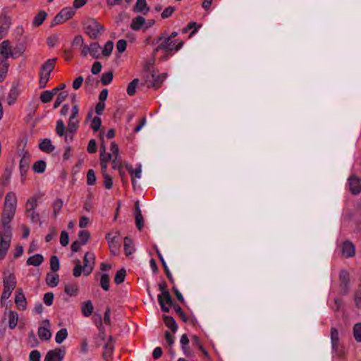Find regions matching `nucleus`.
Segmentation results:
<instances>
[{
	"mask_svg": "<svg viewBox=\"0 0 361 361\" xmlns=\"http://www.w3.org/2000/svg\"><path fill=\"white\" fill-rule=\"evenodd\" d=\"M104 185L106 189H111L113 186L112 178L108 173H104Z\"/></svg>",
	"mask_w": 361,
	"mask_h": 361,
	"instance_id": "0e129e2a",
	"label": "nucleus"
},
{
	"mask_svg": "<svg viewBox=\"0 0 361 361\" xmlns=\"http://www.w3.org/2000/svg\"><path fill=\"white\" fill-rule=\"evenodd\" d=\"M157 42H161V43L155 49L154 51L157 52L159 50H163L165 51H178L181 49L183 45V42L180 41L177 44L176 42L177 40H171L170 37H166V32H164L157 39Z\"/></svg>",
	"mask_w": 361,
	"mask_h": 361,
	"instance_id": "f03ea898",
	"label": "nucleus"
},
{
	"mask_svg": "<svg viewBox=\"0 0 361 361\" xmlns=\"http://www.w3.org/2000/svg\"><path fill=\"white\" fill-rule=\"evenodd\" d=\"M123 246L124 252L126 256H130L134 252L135 248L133 245V242L130 237L126 236L124 238Z\"/></svg>",
	"mask_w": 361,
	"mask_h": 361,
	"instance_id": "4be33fe9",
	"label": "nucleus"
},
{
	"mask_svg": "<svg viewBox=\"0 0 361 361\" xmlns=\"http://www.w3.org/2000/svg\"><path fill=\"white\" fill-rule=\"evenodd\" d=\"M114 49V42L112 41H108L106 42L103 49H102V55L104 57H109Z\"/></svg>",
	"mask_w": 361,
	"mask_h": 361,
	"instance_id": "37998d69",
	"label": "nucleus"
},
{
	"mask_svg": "<svg viewBox=\"0 0 361 361\" xmlns=\"http://www.w3.org/2000/svg\"><path fill=\"white\" fill-rule=\"evenodd\" d=\"M30 361H41V353L37 350H32L29 355Z\"/></svg>",
	"mask_w": 361,
	"mask_h": 361,
	"instance_id": "338daca9",
	"label": "nucleus"
},
{
	"mask_svg": "<svg viewBox=\"0 0 361 361\" xmlns=\"http://www.w3.org/2000/svg\"><path fill=\"white\" fill-rule=\"evenodd\" d=\"M109 247L111 252L113 255H116L118 252V251H119L120 244H119V243L117 240H115V241H113V242L111 241L109 243Z\"/></svg>",
	"mask_w": 361,
	"mask_h": 361,
	"instance_id": "680f3d73",
	"label": "nucleus"
},
{
	"mask_svg": "<svg viewBox=\"0 0 361 361\" xmlns=\"http://www.w3.org/2000/svg\"><path fill=\"white\" fill-rule=\"evenodd\" d=\"M30 154L28 152H23V157L20 161V171L22 177H24L30 167Z\"/></svg>",
	"mask_w": 361,
	"mask_h": 361,
	"instance_id": "4468645a",
	"label": "nucleus"
},
{
	"mask_svg": "<svg viewBox=\"0 0 361 361\" xmlns=\"http://www.w3.org/2000/svg\"><path fill=\"white\" fill-rule=\"evenodd\" d=\"M39 147L42 151L47 153H50L55 149L54 145L51 144V140L48 138L42 140L39 145Z\"/></svg>",
	"mask_w": 361,
	"mask_h": 361,
	"instance_id": "aec40b11",
	"label": "nucleus"
},
{
	"mask_svg": "<svg viewBox=\"0 0 361 361\" xmlns=\"http://www.w3.org/2000/svg\"><path fill=\"white\" fill-rule=\"evenodd\" d=\"M115 339L111 336H109L106 343L104 346V352L102 353L103 358L108 361L111 357L114 350Z\"/></svg>",
	"mask_w": 361,
	"mask_h": 361,
	"instance_id": "f8f14e48",
	"label": "nucleus"
},
{
	"mask_svg": "<svg viewBox=\"0 0 361 361\" xmlns=\"http://www.w3.org/2000/svg\"><path fill=\"white\" fill-rule=\"evenodd\" d=\"M331 340L333 350L337 351L339 338L338 330L335 327L331 329Z\"/></svg>",
	"mask_w": 361,
	"mask_h": 361,
	"instance_id": "bb28decb",
	"label": "nucleus"
},
{
	"mask_svg": "<svg viewBox=\"0 0 361 361\" xmlns=\"http://www.w3.org/2000/svg\"><path fill=\"white\" fill-rule=\"evenodd\" d=\"M102 125V120L99 117L93 118L91 123V128L94 131H98Z\"/></svg>",
	"mask_w": 361,
	"mask_h": 361,
	"instance_id": "e2e57ef3",
	"label": "nucleus"
},
{
	"mask_svg": "<svg viewBox=\"0 0 361 361\" xmlns=\"http://www.w3.org/2000/svg\"><path fill=\"white\" fill-rule=\"evenodd\" d=\"M68 336L66 329H60L56 334L55 341L57 343H61Z\"/></svg>",
	"mask_w": 361,
	"mask_h": 361,
	"instance_id": "a19ab883",
	"label": "nucleus"
},
{
	"mask_svg": "<svg viewBox=\"0 0 361 361\" xmlns=\"http://www.w3.org/2000/svg\"><path fill=\"white\" fill-rule=\"evenodd\" d=\"M11 244V237L6 234L0 233V260H2L6 256L8 250Z\"/></svg>",
	"mask_w": 361,
	"mask_h": 361,
	"instance_id": "1a4fd4ad",
	"label": "nucleus"
},
{
	"mask_svg": "<svg viewBox=\"0 0 361 361\" xmlns=\"http://www.w3.org/2000/svg\"><path fill=\"white\" fill-rule=\"evenodd\" d=\"M63 205V202L61 199H56L53 203V215L56 218Z\"/></svg>",
	"mask_w": 361,
	"mask_h": 361,
	"instance_id": "de8ad7c7",
	"label": "nucleus"
},
{
	"mask_svg": "<svg viewBox=\"0 0 361 361\" xmlns=\"http://www.w3.org/2000/svg\"><path fill=\"white\" fill-rule=\"evenodd\" d=\"M126 168L129 172V173L131 175L133 187L134 189H135L136 182L135 178H140L141 177V165H139V166L135 170L133 169L131 165H126Z\"/></svg>",
	"mask_w": 361,
	"mask_h": 361,
	"instance_id": "2eb2a0df",
	"label": "nucleus"
},
{
	"mask_svg": "<svg viewBox=\"0 0 361 361\" xmlns=\"http://www.w3.org/2000/svg\"><path fill=\"white\" fill-rule=\"evenodd\" d=\"M12 174V170L11 169L6 168L4 172L2 177V184L4 185H6L9 182Z\"/></svg>",
	"mask_w": 361,
	"mask_h": 361,
	"instance_id": "13d9d810",
	"label": "nucleus"
},
{
	"mask_svg": "<svg viewBox=\"0 0 361 361\" xmlns=\"http://www.w3.org/2000/svg\"><path fill=\"white\" fill-rule=\"evenodd\" d=\"M109 283H110V277L108 274L104 273L101 275L99 280V285L101 288L105 290L108 291L109 290Z\"/></svg>",
	"mask_w": 361,
	"mask_h": 361,
	"instance_id": "7c9ffc66",
	"label": "nucleus"
},
{
	"mask_svg": "<svg viewBox=\"0 0 361 361\" xmlns=\"http://www.w3.org/2000/svg\"><path fill=\"white\" fill-rule=\"evenodd\" d=\"M43 261L44 257L41 254H35L27 259V264L38 267L42 263Z\"/></svg>",
	"mask_w": 361,
	"mask_h": 361,
	"instance_id": "b1692460",
	"label": "nucleus"
},
{
	"mask_svg": "<svg viewBox=\"0 0 361 361\" xmlns=\"http://www.w3.org/2000/svg\"><path fill=\"white\" fill-rule=\"evenodd\" d=\"M16 212L3 210L1 224L4 228V234L8 237H11V229L9 225L10 221L13 218Z\"/></svg>",
	"mask_w": 361,
	"mask_h": 361,
	"instance_id": "6e6552de",
	"label": "nucleus"
},
{
	"mask_svg": "<svg viewBox=\"0 0 361 361\" xmlns=\"http://www.w3.org/2000/svg\"><path fill=\"white\" fill-rule=\"evenodd\" d=\"M56 133L60 137L64 135L65 126H64L63 121L61 119L57 121V122H56Z\"/></svg>",
	"mask_w": 361,
	"mask_h": 361,
	"instance_id": "5fc2aeb1",
	"label": "nucleus"
},
{
	"mask_svg": "<svg viewBox=\"0 0 361 361\" xmlns=\"http://www.w3.org/2000/svg\"><path fill=\"white\" fill-rule=\"evenodd\" d=\"M94 307L91 300L82 303L81 311L85 317H90L93 312Z\"/></svg>",
	"mask_w": 361,
	"mask_h": 361,
	"instance_id": "393cba45",
	"label": "nucleus"
},
{
	"mask_svg": "<svg viewBox=\"0 0 361 361\" xmlns=\"http://www.w3.org/2000/svg\"><path fill=\"white\" fill-rule=\"evenodd\" d=\"M16 284L17 282L14 274L13 273L4 271L3 280L4 288L14 290L16 286Z\"/></svg>",
	"mask_w": 361,
	"mask_h": 361,
	"instance_id": "ddd939ff",
	"label": "nucleus"
},
{
	"mask_svg": "<svg viewBox=\"0 0 361 361\" xmlns=\"http://www.w3.org/2000/svg\"><path fill=\"white\" fill-rule=\"evenodd\" d=\"M173 309L176 314L180 317V318L183 320L184 322H187L188 319L186 317L185 312L183 311L182 308L178 304H175L173 305Z\"/></svg>",
	"mask_w": 361,
	"mask_h": 361,
	"instance_id": "864d4df0",
	"label": "nucleus"
},
{
	"mask_svg": "<svg viewBox=\"0 0 361 361\" xmlns=\"http://www.w3.org/2000/svg\"><path fill=\"white\" fill-rule=\"evenodd\" d=\"M15 302L19 309H21L23 310H25L27 302L22 289H18L17 290L15 297Z\"/></svg>",
	"mask_w": 361,
	"mask_h": 361,
	"instance_id": "f3484780",
	"label": "nucleus"
},
{
	"mask_svg": "<svg viewBox=\"0 0 361 361\" xmlns=\"http://www.w3.org/2000/svg\"><path fill=\"white\" fill-rule=\"evenodd\" d=\"M65 355L66 350L64 347L56 348L47 353L44 361H62Z\"/></svg>",
	"mask_w": 361,
	"mask_h": 361,
	"instance_id": "423d86ee",
	"label": "nucleus"
},
{
	"mask_svg": "<svg viewBox=\"0 0 361 361\" xmlns=\"http://www.w3.org/2000/svg\"><path fill=\"white\" fill-rule=\"evenodd\" d=\"M83 266L85 267H90L91 264L94 265L95 264V257L94 253L90 252H87L83 258Z\"/></svg>",
	"mask_w": 361,
	"mask_h": 361,
	"instance_id": "473e14b6",
	"label": "nucleus"
},
{
	"mask_svg": "<svg viewBox=\"0 0 361 361\" xmlns=\"http://www.w3.org/2000/svg\"><path fill=\"white\" fill-rule=\"evenodd\" d=\"M56 61V59H51L42 65L39 71V88L43 89L47 86L50 78L51 73L54 69Z\"/></svg>",
	"mask_w": 361,
	"mask_h": 361,
	"instance_id": "f257e3e1",
	"label": "nucleus"
},
{
	"mask_svg": "<svg viewBox=\"0 0 361 361\" xmlns=\"http://www.w3.org/2000/svg\"><path fill=\"white\" fill-rule=\"evenodd\" d=\"M75 13V9L71 7L63 8L54 18L51 23V27L56 25L61 24L70 18H71Z\"/></svg>",
	"mask_w": 361,
	"mask_h": 361,
	"instance_id": "20e7f679",
	"label": "nucleus"
},
{
	"mask_svg": "<svg viewBox=\"0 0 361 361\" xmlns=\"http://www.w3.org/2000/svg\"><path fill=\"white\" fill-rule=\"evenodd\" d=\"M11 25V18L5 10L0 15V39L4 37Z\"/></svg>",
	"mask_w": 361,
	"mask_h": 361,
	"instance_id": "39448f33",
	"label": "nucleus"
},
{
	"mask_svg": "<svg viewBox=\"0 0 361 361\" xmlns=\"http://www.w3.org/2000/svg\"><path fill=\"white\" fill-rule=\"evenodd\" d=\"M11 49L8 40H4L0 44V56H4Z\"/></svg>",
	"mask_w": 361,
	"mask_h": 361,
	"instance_id": "6e6d98bb",
	"label": "nucleus"
},
{
	"mask_svg": "<svg viewBox=\"0 0 361 361\" xmlns=\"http://www.w3.org/2000/svg\"><path fill=\"white\" fill-rule=\"evenodd\" d=\"M25 214L28 218H30V221L32 223L39 222L41 224V222L39 221V215L37 212H35V210H32V211L26 210Z\"/></svg>",
	"mask_w": 361,
	"mask_h": 361,
	"instance_id": "8fccbe9b",
	"label": "nucleus"
},
{
	"mask_svg": "<svg viewBox=\"0 0 361 361\" xmlns=\"http://www.w3.org/2000/svg\"><path fill=\"white\" fill-rule=\"evenodd\" d=\"M38 336L41 340L49 341L51 338V334L49 329L40 326L38 329Z\"/></svg>",
	"mask_w": 361,
	"mask_h": 361,
	"instance_id": "2f4dec72",
	"label": "nucleus"
},
{
	"mask_svg": "<svg viewBox=\"0 0 361 361\" xmlns=\"http://www.w3.org/2000/svg\"><path fill=\"white\" fill-rule=\"evenodd\" d=\"M46 283L50 287H55L59 284V276L58 274L52 275L49 273L47 274Z\"/></svg>",
	"mask_w": 361,
	"mask_h": 361,
	"instance_id": "c756f323",
	"label": "nucleus"
},
{
	"mask_svg": "<svg viewBox=\"0 0 361 361\" xmlns=\"http://www.w3.org/2000/svg\"><path fill=\"white\" fill-rule=\"evenodd\" d=\"M361 180L352 175L348 178L349 190L353 195H357L361 192Z\"/></svg>",
	"mask_w": 361,
	"mask_h": 361,
	"instance_id": "9d476101",
	"label": "nucleus"
},
{
	"mask_svg": "<svg viewBox=\"0 0 361 361\" xmlns=\"http://www.w3.org/2000/svg\"><path fill=\"white\" fill-rule=\"evenodd\" d=\"M353 336L357 342H361V323L355 324L353 327Z\"/></svg>",
	"mask_w": 361,
	"mask_h": 361,
	"instance_id": "603ef678",
	"label": "nucleus"
},
{
	"mask_svg": "<svg viewBox=\"0 0 361 361\" xmlns=\"http://www.w3.org/2000/svg\"><path fill=\"white\" fill-rule=\"evenodd\" d=\"M26 210L32 211L35 210L37 207V199L35 197L32 198V200H27L26 202Z\"/></svg>",
	"mask_w": 361,
	"mask_h": 361,
	"instance_id": "4d7b16f0",
	"label": "nucleus"
},
{
	"mask_svg": "<svg viewBox=\"0 0 361 361\" xmlns=\"http://www.w3.org/2000/svg\"><path fill=\"white\" fill-rule=\"evenodd\" d=\"M28 344L31 348H35L38 345L39 342L37 338H36L33 331H31L29 333V340H28Z\"/></svg>",
	"mask_w": 361,
	"mask_h": 361,
	"instance_id": "052dcab7",
	"label": "nucleus"
},
{
	"mask_svg": "<svg viewBox=\"0 0 361 361\" xmlns=\"http://www.w3.org/2000/svg\"><path fill=\"white\" fill-rule=\"evenodd\" d=\"M54 297V293L51 292L45 293L43 298L44 302L48 306L51 305L53 304Z\"/></svg>",
	"mask_w": 361,
	"mask_h": 361,
	"instance_id": "774afa93",
	"label": "nucleus"
},
{
	"mask_svg": "<svg viewBox=\"0 0 361 361\" xmlns=\"http://www.w3.org/2000/svg\"><path fill=\"white\" fill-rule=\"evenodd\" d=\"M46 166L47 164L44 160H39L33 164L32 169L36 173H42L45 171Z\"/></svg>",
	"mask_w": 361,
	"mask_h": 361,
	"instance_id": "c9c22d12",
	"label": "nucleus"
},
{
	"mask_svg": "<svg viewBox=\"0 0 361 361\" xmlns=\"http://www.w3.org/2000/svg\"><path fill=\"white\" fill-rule=\"evenodd\" d=\"M166 73L156 75L154 73H149L147 76V81L150 82L151 80H152L151 86L155 89H158L166 79Z\"/></svg>",
	"mask_w": 361,
	"mask_h": 361,
	"instance_id": "9b49d317",
	"label": "nucleus"
},
{
	"mask_svg": "<svg viewBox=\"0 0 361 361\" xmlns=\"http://www.w3.org/2000/svg\"><path fill=\"white\" fill-rule=\"evenodd\" d=\"M163 319L165 325L169 328L172 332L175 333L178 329V325L173 317L168 315H164Z\"/></svg>",
	"mask_w": 361,
	"mask_h": 361,
	"instance_id": "5701e85b",
	"label": "nucleus"
},
{
	"mask_svg": "<svg viewBox=\"0 0 361 361\" xmlns=\"http://www.w3.org/2000/svg\"><path fill=\"white\" fill-rule=\"evenodd\" d=\"M96 182V176L93 169H89L87 173V184L88 185H93Z\"/></svg>",
	"mask_w": 361,
	"mask_h": 361,
	"instance_id": "3c124183",
	"label": "nucleus"
},
{
	"mask_svg": "<svg viewBox=\"0 0 361 361\" xmlns=\"http://www.w3.org/2000/svg\"><path fill=\"white\" fill-rule=\"evenodd\" d=\"M90 48V54L92 56L93 59H99L101 57V54H99V49L101 47L98 42H92L89 46Z\"/></svg>",
	"mask_w": 361,
	"mask_h": 361,
	"instance_id": "a878e982",
	"label": "nucleus"
},
{
	"mask_svg": "<svg viewBox=\"0 0 361 361\" xmlns=\"http://www.w3.org/2000/svg\"><path fill=\"white\" fill-rule=\"evenodd\" d=\"M60 243L62 246L66 247L69 243V235L67 231H63L61 233Z\"/></svg>",
	"mask_w": 361,
	"mask_h": 361,
	"instance_id": "bf43d9fd",
	"label": "nucleus"
},
{
	"mask_svg": "<svg viewBox=\"0 0 361 361\" xmlns=\"http://www.w3.org/2000/svg\"><path fill=\"white\" fill-rule=\"evenodd\" d=\"M200 25L197 24L195 22H192L188 24V25L183 29V33L188 32L190 30L193 29V30L191 32L190 37L193 35L197 30L199 27H200Z\"/></svg>",
	"mask_w": 361,
	"mask_h": 361,
	"instance_id": "c03bdc74",
	"label": "nucleus"
},
{
	"mask_svg": "<svg viewBox=\"0 0 361 361\" xmlns=\"http://www.w3.org/2000/svg\"><path fill=\"white\" fill-rule=\"evenodd\" d=\"M18 314L16 312L10 311L8 312V326L11 329H13L18 324Z\"/></svg>",
	"mask_w": 361,
	"mask_h": 361,
	"instance_id": "c85d7f7f",
	"label": "nucleus"
},
{
	"mask_svg": "<svg viewBox=\"0 0 361 361\" xmlns=\"http://www.w3.org/2000/svg\"><path fill=\"white\" fill-rule=\"evenodd\" d=\"M4 204L16 207L17 199L14 192H9L7 193L5 197Z\"/></svg>",
	"mask_w": 361,
	"mask_h": 361,
	"instance_id": "ea45409f",
	"label": "nucleus"
},
{
	"mask_svg": "<svg viewBox=\"0 0 361 361\" xmlns=\"http://www.w3.org/2000/svg\"><path fill=\"white\" fill-rule=\"evenodd\" d=\"M114 74L111 71H108L102 74L101 78V82L102 85H107L110 84L113 80Z\"/></svg>",
	"mask_w": 361,
	"mask_h": 361,
	"instance_id": "79ce46f5",
	"label": "nucleus"
},
{
	"mask_svg": "<svg viewBox=\"0 0 361 361\" xmlns=\"http://www.w3.org/2000/svg\"><path fill=\"white\" fill-rule=\"evenodd\" d=\"M84 25L85 33L92 39H99V36L104 30V26L99 23L94 18H89L84 23Z\"/></svg>",
	"mask_w": 361,
	"mask_h": 361,
	"instance_id": "7ed1b4c3",
	"label": "nucleus"
},
{
	"mask_svg": "<svg viewBox=\"0 0 361 361\" xmlns=\"http://www.w3.org/2000/svg\"><path fill=\"white\" fill-rule=\"evenodd\" d=\"M145 23L146 20L142 16H137L133 19L132 23L130 24V27L132 30L137 31L141 29V27L145 24Z\"/></svg>",
	"mask_w": 361,
	"mask_h": 361,
	"instance_id": "412c9836",
	"label": "nucleus"
},
{
	"mask_svg": "<svg viewBox=\"0 0 361 361\" xmlns=\"http://www.w3.org/2000/svg\"><path fill=\"white\" fill-rule=\"evenodd\" d=\"M9 64L5 57H0V73H7Z\"/></svg>",
	"mask_w": 361,
	"mask_h": 361,
	"instance_id": "69168bd1",
	"label": "nucleus"
},
{
	"mask_svg": "<svg viewBox=\"0 0 361 361\" xmlns=\"http://www.w3.org/2000/svg\"><path fill=\"white\" fill-rule=\"evenodd\" d=\"M18 97V90L16 87H12L8 96V104L12 105L16 102Z\"/></svg>",
	"mask_w": 361,
	"mask_h": 361,
	"instance_id": "09e8293b",
	"label": "nucleus"
},
{
	"mask_svg": "<svg viewBox=\"0 0 361 361\" xmlns=\"http://www.w3.org/2000/svg\"><path fill=\"white\" fill-rule=\"evenodd\" d=\"M139 83V79H134L128 86L127 87V93L130 96H133L135 94L136 87Z\"/></svg>",
	"mask_w": 361,
	"mask_h": 361,
	"instance_id": "49530a36",
	"label": "nucleus"
},
{
	"mask_svg": "<svg viewBox=\"0 0 361 361\" xmlns=\"http://www.w3.org/2000/svg\"><path fill=\"white\" fill-rule=\"evenodd\" d=\"M126 276V270L124 268L119 269L115 274L114 282L117 285L123 283Z\"/></svg>",
	"mask_w": 361,
	"mask_h": 361,
	"instance_id": "72a5a7b5",
	"label": "nucleus"
},
{
	"mask_svg": "<svg viewBox=\"0 0 361 361\" xmlns=\"http://www.w3.org/2000/svg\"><path fill=\"white\" fill-rule=\"evenodd\" d=\"M149 11V8L147 6L146 0H137L133 7V11L142 13L144 15H146Z\"/></svg>",
	"mask_w": 361,
	"mask_h": 361,
	"instance_id": "6ab92c4d",
	"label": "nucleus"
},
{
	"mask_svg": "<svg viewBox=\"0 0 361 361\" xmlns=\"http://www.w3.org/2000/svg\"><path fill=\"white\" fill-rule=\"evenodd\" d=\"M78 291V286L75 283L66 284L65 286L64 292L70 296H75Z\"/></svg>",
	"mask_w": 361,
	"mask_h": 361,
	"instance_id": "f704fd0d",
	"label": "nucleus"
},
{
	"mask_svg": "<svg viewBox=\"0 0 361 361\" xmlns=\"http://www.w3.org/2000/svg\"><path fill=\"white\" fill-rule=\"evenodd\" d=\"M47 16V13L44 11H40L34 18L32 25L35 27L41 25Z\"/></svg>",
	"mask_w": 361,
	"mask_h": 361,
	"instance_id": "cd10ccee",
	"label": "nucleus"
},
{
	"mask_svg": "<svg viewBox=\"0 0 361 361\" xmlns=\"http://www.w3.org/2000/svg\"><path fill=\"white\" fill-rule=\"evenodd\" d=\"M341 287L344 294L348 292L349 283V274L345 270H341L339 274Z\"/></svg>",
	"mask_w": 361,
	"mask_h": 361,
	"instance_id": "a211bd4d",
	"label": "nucleus"
},
{
	"mask_svg": "<svg viewBox=\"0 0 361 361\" xmlns=\"http://www.w3.org/2000/svg\"><path fill=\"white\" fill-rule=\"evenodd\" d=\"M78 106L77 104L73 105L72 108V113L69 118V121L68 123L67 131L68 133H71L72 134L75 133L78 128V121L76 119V117L78 114Z\"/></svg>",
	"mask_w": 361,
	"mask_h": 361,
	"instance_id": "0eeeda50",
	"label": "nucleus"
},
{
	"mask_svg": "<svg viewBox=\"0 0 361 361\" xmlns=\"http://www.w3.org/2000/svg\"><path fill=\"white\" fill-rule=\"evenodd\" d=\"M342 254L347 258L352 257L355 255V246L349 240H347L343 243L342 247Z\"/></svg>",
	"mask_w": 361,
	"mask_h": 361,
	"instance_id": "dca6fc26",
	"label": "nucleus"
},
{
	"mask_svg": "<svg viewBox=\"0 0 361 361\" xmlns=\"http://www.w3.org/2000/svg\"><path fill=\"white\" fill-rule=\"evenodd\" d=\"M68 92H66V91L61 92L58 94V96L55 100V102L54 103V105H53L54 109L58 108L61 104V103L68 97Z\"/></svg>",
	"mask_w": 361,
	"mask_h": 361,
	"instance_id": "4c0bfd02",
	"label": "nucleus"
},
{
	"mask_svg": "<svg viewBox=\"0 0 361 361\" xmlns=\"http://www.w3.org/2000/svg\"><path fill=\"white\" fill-rule=\"evenodd\" d=\"M90 237V234L87 231L82 230L78 233V241L81 243L82 245H85Z\"/></svg>",
	"mask_w": 361,
	"mask_h": 361,
	"instance_id": "e433bc0d",
	"label": "nucleus"
},
{
	"mask_svg": "<svg viewBox=\"0 0 361 361\" xmlns=\"http://www.w3.org/2000/svg\"><path fill=\"white\" fill-rule=\"evenodd\" d=\"M60 262L57 256H51L50 258V269L53 272H56L59 269Z\"/></svg>",
	"mask_w": 361,
	"mask_h": 361,
	"instance_id": "a18cd8bd",
	"label": "nucleus"
},
{
	"mask_svg": "<svg viewBox=\"0 0 361 361\" xmlns=\"http://www.w3.org/2000/svg\"><path fill=\"white\" fill-rule=\"evenodd\" d=\"M54 96L51 90H45L41 93L39 98L42 103L47 104L52 100Z\"/></svg>",
	"mask_w": 361,
	"mask_h": 361,
	"instance_id": "58836bf2",
	"label": "nucleus"
}]
</instances>
